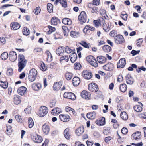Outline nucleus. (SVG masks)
<instances>
[{"mask_svg": "<svg viewBox=\"0 0 146 146\" xmlns=\"http://www.w3.org/2000/svg\"><path fill=\"white\" fill-rule=\"evenodd\" d=\"M78 32H76L73 31L71 32L70 35L73 37L76 38L78 36Z\"/></svg>", "mask_w": 146, "mask_h": 146, "instance_id": "48", "label": "nucleus"}, {"mask_svg": "<svg viewBox=\"0 0 146 146\" xmlns=\"http://www.w3.org/2000/svg\"><path fill=\"white\" fill-rule=\"evenodd\" d=\"M80 82V80L79 78L78 77H74L72 80V84L75 86H78Z\"/></svg>", "mask_w": 146, "mask_h": 146, "instance_id": "14", "label": "nucleus"}, {"mask_svg": "<svg viewBox=\"0 0 146 146\" xmlns=\"http://www.w3.org/2000/svg\"><path fill=\"white\" fill-rule=\"evenodd\" d=\"M103 68L107 70L111 71L113 68V65L111 63H109L104 66Z\"/></svg>", "mask_w": 146, "mask_h": 146, "instance_id": "17", "label": "nucleus"}, {"mask_svg": "<svg viewBox=\"0 0 146 146\" xmlns=\"http://www.w3.org/2000/svg\"><path fill=\"white\" fill-rule=\"evenodd\" d=\"M62 28L63 30V33L64 35L65 36H67L69 31L67 27L65 26H62Z\"/></svg>", "mask_w": 146, "mask_h": 146, "instance_id": "41", "label": "nucleus"}, {"mask_svg": "<svg viewBox=\"0 0 146 146\" xmlns=\"http://www.w3.org/2000/svg\"><path fill=\"white\" fill-rule=\"evenodd\" d=\"M93 56H88L86 58V60L89 63L92 60H93Z\"/></svg>", "mask_w": 146, "mask_h": 146, "instance_id": "64", "label": "nucleus"}, {"mask_svg": "<svg viewBox=\"0 0 146 146\" xmlns=\"http://www.w3.org/2000/svg\"><path fill=\"white\" fill-rule=\"evenodd\" d=\"M126 83L128 84H132L134 82L133 78L129 74H127L126 76Z\"/></svg>", "mask_w": 146, "mask_h": 146, "instance_id": "15", "label": "nucleus"}, {"mask_svg": "<svg viewBox=\"0 0 146 146\" xmlns=\"http://www.w3.org/2000/svg\"><path fill=\"white\" fill-rule=\"evenodd\" d=\"M42 128L43 133L46 135L48 134L50 130L49 126L46 124H44L43 125Z\"/></svg>", "mask_w": 146, "mask_h": 146, "instance_id": "25", "label": "nucleus"}, {"mask_svg": "<svg viewBox=\"0 0 146 146\" xmlns=\"http://www.w3.org/2000/svg\"><path fill=\"white\" fill-rule=\"evenodd\" d=\"M27 90V88L25 87L21 86L18 89V92L21 95H23L26 92Z\"/></svg>", "mask_w": 146, "mask_h": 146, "instance_id": "28", "label": "nucleus"}, {"mask_svg": "<svg viewBox=\"0 0 146 146\" xmlns=\"http://www.w3.org/2000/svg\"><path fill=\"white\" fill-rule=\"evenodd\" d=\"M48 111V109L46 107L43 106L40 107L38 112V115L40 117L45 116Z\"/></svg>", "mask_w": 146, "mask_h": 146, "instance_id": "2", "label": "nucleus"}, {"mask_svg": "<svg viewBox=\"0 0 146 146\" xmlns=\"http://www.w3.org/2000/svg\"><path fill=\"white\" fill-rule=\"evenodd\" d=\"M73 75L71 73L67 72L65 74L66 78L68 80H70L72 77Z\"/></svg>", "mask_w": 146, "mask_h": 146, "instance_id": "37", "label": "nucleus"}, {"mask_svg": "<svg viewBox=\"0 0 146 146\" xmlns=\"http://www.w3.org/2000/svg\"><path fill=\"white\" fill-rule=\"evenodd\" d=\"M64 97L65 98L70 99L72 100H74L76 99L74 94L72 92H66L64 93Z\"/></svg>", "mask_w": 146, "mask_h": 146, "instance_id": "8", "label": "nucleus"}, {"mask_svg": "<svg viewBox=\"0 0 146 146\" xmlns=\"http://www.w3.org/2000/svg\"><path fill=\"white\" fill-rule=\"evenodd\" d=\"M61 82H55L53 85V89L55 91H58L61 88L62 84Z\"/></svg>", "mask_w": 146, "mask_h": 146, "instance_id": "22", "label": "nucleus"}, {"mask_svg": "<svg viewBox=\"0 0 146 146\" xmlns=\"http://www.w3.org/2000/svg\"><path fill=\"white\" fill-rule=\"evenodd\" d=\"M61 4L64 7H66L67 6V2L66 0H62L61 2Z\"/></svg>", "mask_w": 146, "mask_h": 146, "instance_id": "61", "label": "nucleus"}, {"mask_svg": "<svg viewBox=\"0 0 146 146\" xmlns=\"http://www.w3.org/2000/svg\"><path fill=\"white\" fill-rule=\"evenodd\" d=\"M132 137L135 140L139 139L141 137V133L140 132L137 131L133 133L132 135Z\"/></svg>", "mask_w": 146, "mask_h": 146, "instance_id": "18", "label": "nucleus"}, {"mask_svg": "<svg viewBox=\"0 0 146 146\" xmlns=\"http://www.w3.org/2000/svg\"><path fill=\"white\" fill-rule=\"evenodd\" d=\"M41 85L40 84L33 83L32 85V87L33 90L35 91H38L41 88Z\"/></svg>", "mask_w": 146, "mask_h": 146, "instance_id": "24", "label": "nucleus"}, {"mask_svg": "<svg viewBox=\"0 0 146 146\" xmlns=\"http://www.w3.org/2000/svg\"><path fill=\"white\" fill-rule=\"evenodd\" d=\"M84 131V128L83 126L79 127L76 130V133L77 136H79L82 134Z\"/></svg>", "mask_w": 146, "mask_h": 146, "instance_id": "19", "label": "nucleus"}, {"mask_svg": "<svg viewBox=\"0 0 146 146\" xmlns=\"http://www.w3.org/2000/svg\"><path fill=\"white\" fill-rule=\"evenodd\" d=\"M9 58L11 61L14 62L15 61L17 58L16 52L13 51H11L9 54Z\"/></svg>", "mask_w": 146, "mask_h": 146, "instance_id": "9", "label": "nucleus"}, {"mask_svg": "<svg viewBox=\"0 0 146 146\" xmlns=\"http://www.w3.org/2000/svg\"><path fill=\"white\" fill-rule=\"evenodd\" d=\"M78 19L81 24L85 23L87 19V15L85 12L82 11L78 16Z\"/></svg>", "mask_w": 146, "mask_h": 146, "instance_id": "4", "label": "nucleus"}, {"mask_svg": "<svg viewBox=\"0 0 146 146\" xmlns=\"http://www.w3.org/2000/svg\"><path fill=\"white\" fill-rule=\"evenodd\" d=\"M40 68L43 71H46L47 69L46 66H45V64L43 63H42L41 64Z\"/></svg>", "mask_w": 146, "mask_h": 146, "instance_id": "52", "label": "nucleus"}, {"mask_svg": "<svg viewBox=\"0 0 146 146\" xmlns=\"http://www.w3.org/2000/svg\"><path fill=\"white\" fill-rule=\"evenodd\" d=\"M104 22V20L102 18L100 19L99 21L94 20V25L96 27H98L100 25H102Z\"/></svg>", "mask_w": 146, "mask_h": 146, "instance_id": "13", "label": "nucleus"}, {"mask_svg": "<svg viewBox=\"0 0 146 146\" xmlns=\"http://www.w3.org/2000/svg\"><path fill=\"white\" fill-rule=\"evenodd\" d=\"M121 118L123 120H126L128 118L127 113L125 112H122L120 115Z\"/></svg>", "mask_w": 146, "mask_h": 146, "instance_id": "42", "label": "nucleus"}, {"mask_svg": "<svg viewBox=\"0 0 146 146\" xmlns=\"http://www.w3.org/2000/svg\"><path fill=\"white\" fill-rule=\"evenodd\" d=\"M7 74L9 76L12 75L13 74V70L11 68L8 69L7 70Z\"/></svg>", "mask_w": 146, "mask_h": 146, "instance_id": "57", "label": "nucleus"}, {"mask_svg": "<svg viewBox=\"0 0 146 146\" xmlns=\"http://www.w3.org/2000/svg\"><path fill=\"white\" fill-rule=\"evenodd\" d=\"M121 131L123 134H126L127 133L128 130L127 128L123 127Z\"/></svg>", "mask_w": 146, "mask_h": 146, "instance_id": "63", "label": "nucleus"}, {"mask_svg": "<svg viewBox=\"0 0 146 146\" xmlns=\"http://www.w3.org/2000/svg\"><path fill=\"white\" fill-rule=\"evenodd\" d=\"M53 5L50 3H48L47 5V9L49 13H51L53 11Z\"/></svg>", "mask_w": 146, "mask_h": 146, "instance_id": "45", "label": "nucleus"}, {"mask_svg": "<svg viewBox=\"0 0 146 146\" xmlns=\"http://www.w3.org/2000/svg\"><path fill=\"white\" fill-rule=\"evenodd\" d=\"M88 89L92 92H97L98 90V88L96 83H92L89 84Z\"/></svg>", "mask_w": 146, "mask_h": 146, "instance_id": "6", "label": "nucleus"}, {"mask_svg": "<svg viewBox=\"0 0 146 146\" xmlns=\"http://www.w3.org/2000/svg\"><path fill=\"white\" fill-rule=\"evenodd\" d=\"M31 139L35 143H40L42 141V138L41 136L36 133H33L31 135Z\"/></svg>", "mask_w": 146, "mask_h": 146, "instance_id": "3", "label": "nucleus"}, {"mask_svg": "<svg viewBox=\"0 0 146 146\" xmlns=\"http://www.w3.org/2000/svg\"><path fill=\"white\" fill-rule=\"evenodd\" d=\"M18 71L19 72H21L26 66L27 60L25 58L24 56L22 54H20L18 55Z\"/></svg>", "mask_w": 146, "mask_h": 146, "instance_id": "1", "label": "nucleus"}, {"mask_svg": "<svg viewBox=\"0 0 146 146\" xmlns=\"http://www.w3.org/2000/svg\"><path fill=\"white\" fill-rule=\"evenodd\" d=\"M0 86L4 89L8 87V84L2 81L0 82Z\"/></svg>", "mask_w": 146, "mask_h": 146, "instance_id": "50", "label": "nucleus"}, {"mask_svg": "<svg viewBox=\"0 0 146 146\" xmlns=\"http://www.w3.org/2000/svg\"><path fill=\"white\" fill-rule=\"evenodd\" d=\"M29 74L37 76V72L35 69L32 68L30 70Z\"/></svg>", "mask_w": 146, "mask_h": 146, "instance_id": "36", "label": "nucleus"}, {"mask_svg": "<svg viewBox=\"0 0 146 146\" xmlns=\"http://www.w3.org/2000/svg\"><path fill=\"white\" fill-rule=\"evenodd\" d=\"M11 29L13 30H16L19 29L20 25L17 22H14L11 25Z\"/></svg>", "mask_w": 146, "mask_h": 146, "instance_id": "27", "label": "nucleus"}, {"mask_svg": "<svg viewBox=\"0 0 146 146\" xmlns=\"http://www.w3.org/2000/svg\"><path fill=\"white\" fill-rule=\"evenodd\" d=\"M115 42L117 44H120L124 42L125 40L123 36L121 35H118L114 38Z\"/></svg>", "mask_w": 146, "mask_h": 146, "instance_id": "5", "label": "nucleus"}, {"mask_svg": "<svg viewBox=\"0 0 146 146\" xmlns=\"http://www.w3.org/2000/svg\"><path fill=\"white\" fill-rule=\"evenodd\" d=\"M8 57V54L7 52H4L3 53L1 56V59L3 60H5Z\"/></svg>", "mask_w": 146, "mask_h": 146, "instance_id": "43", "label": "nucleus"}, {"mask_svg": "<svg viewBox=\"0 0 146 146\" xmlns=\"http://www.w3.org/2000/svg\"><path fill=\"white\" fill-rule=\"evenodd\" d=\"M117 32L115 31H112L110 33V36L111 37H114L117 34Z\"/></svg>", "mask_w": 146, "mask_h": 146, "instance_id": "62", "label": "nucleus"}, {"mask_svg": "<svg viewBox=\"0 0 146 146\" xmlns=\"http://www.w3.org/2000/svg\"><path fill=\"white\" fill-rule=\"evenodd\" d=\"M96 114L95 112L88 113L86 115L87 117L89 119H94L96 116Z\"/></svg>", "mask_w": 146, "mask_h": 146, "instance_id": "30", "label": "nucleus"}, {"mask_svg": "<svg viewBox=\"0 0 146 146\" xmlns=\"http://www.w3.org/2000/svg\"><path fill=\"white\" fill-rule=\"evenodd\" d=\"M48 27L49 29L48 31V34H50L55 31L56 29L55 27L51 26H49Z\"/></svg>", "mask_w": 146, "mask_h": 146, "instance_id": "49", "label": "nucleus"}, {"mask_svg": "<svg viewBox=\"0 0 146 146\" xmlns=\"http://www.w3.org/2000/svg\"><path fill=\"white\" fill-rule=\"evenodd\" d=\"M69 57L72 62L74 63L77 59V55L76 53H73L70 54Z\"/></svg>", "mask_w": 146, "mask_h": 146, "instance_id": "29", "label": "nucleus"}, {"mask_svg": "<svg viewBox=\"0 0 146 146\" xmlns=\"http://www.w3.org/2000/svg\"><path fill=\"white\" fill-rule=\"evenodd\" d=\"M128 15L127 14H121V17L124 20L127 21V18Z\"/></svg>", "mask_w": 146, "mask_h": 146, "instance_id": "56", "label": "nucleus"}, {"mask_svg": "<svg viewBox=\"0 0 146 146\" xmlns=\"http://www.w3.org/2000/svg\"><path fill=\"white\" fill-rule=\"evenodd\" d=\"M111 122L115 123V124L113 125V126L114 128H117L119 126V124L118 122L115 119H111Z\"/></svg>", "mask_w": 146, "mask_h": 146, "instance_id": "47", "label": "nucleus"}, {"mask_svg": "<svg viewBox=\"0 0 146 146\" xmlns=\"http://www.w3.org/2000/svg\"><path fill=\"white\" fill-rule=\"evenodd\" d=\"M36 77L37 76H34V75H33L31 74L30 75V74H29L28 79L29 81L33 82L34 81L36 80Z\"/></svg>", "mask_w": 146, "mask_h": 146, "instance_id": "44", "label": "nucleus"}, {"mask_svg": "<svg viewBox=\"0 0 146 146\" xmlns=\"http://www.w3.org/2000/svg\"><path fill=\"white\" fill-rule=\"evenodd\" d=\"M25 113L27 114H29L31 111V108L30 107H28L25 108L24 110Z\"/></svg>", "mask_w": 146, "mask_h": 146, "instance_id": "59", "label": "nucleus"}, {"mask_svg": "<svg viewBox=\"0 0 146 146\" xmlns=\"http://www.w3.org/2000/svg\"><path fill=\"white\" fill-rule=\"evenodd\" d=\"M105 118L102 117L101 119H99L96 121V123L99 126L103 125L105 124Z\"/></svg>", "mask_w": 146, "mask_h": 146, "instance_id": "23", "label": "nucleus"}, {"mask_svg": "<svg viewBox=\"0 0 146 146\" xmlns=\"http://www.w3.org/2000/svg\"><path fill=\"white\" fill-rule=\"evenodd\" d=\"M19 96L18 95H15L14 97V103L16 105L19 104L21 102V100L19 98Z\"/></svg>", "mask_w": 146, "mask_h": 146, "instance_id": "33", "label": "nucleus"}, {"mask_svg": "<svg viewBox=\"0 0 146 146\" xmlns=\"http://www.w3.org/2000/svg\"><path fill=\"white\" fill-rule=\"evenodd\" d=\"M22 32L23 35L27 36L30 34V31L28 28L25 27L23 29Z\"/></svg>", "mask_w": 146, "mask_h": 146, "instance_id": "34", "label": "nucleus"}, {"mask_svg": "<svg viewBox=\"0 0 146 146\" xmlns=\"http://www.w3.org/2000/svg\"><path fill=\"white\" fill-rule=\"evenodd\" d=\"M80 44L82 46L86 48H89V46L88 44L85 42L82 41L81 42V43H80Z\"/></svg>", "mask_w": 146, "mask_h": 146, "instance_id": "54", "label": "nucleus"}, {"mask_svg": "<svg viewBox=\"0 0 146 146\" xmlns=\"http://www.w3.org/2000/svg\"><path fill=\"white\" fill-rule=\"evenodd\" d=\"M60 119L64 122H67L70 120V118L67 115L61 114L59 115Z\"/></svg>", "mask_w": 146, "mask_h": 146, "instance_id": "10", "label": "nucleus"}, {"mask_svg": "<svg viewBox=\"0 0 146 146\" xmlns=\"http://www.w3.org/2000/svg\"><path fill=\"white\" fill-rule=\"evenodd\" d=\"M11 128V127H10L9 129H8L6 130L5 132L8 135H10L12 132Z\"/></svg>", "mask_w": 146, "mask_h": 146, "instance_id": "60", "label": "nucleus"}, {"mask_svg": "<svg viewBox=\"0 0 146 146\" xmlns=\"http://www.w3.org/2000/svg\"><path fill=\"white\" fill-rule=\"evenodd\" d=\"M82 75L85 79L89 80L92 77V74L88 70H84L82 74Z\"/></svg>", "mask_w": 146, "mask_h": 146, "instance_id": "7", "label": "nucleus"}, {"mask_svg": "<svg viewBox=\"0 0 146 146\" xmlns=\"http://www.w3.org/2000/svg\"><path fill=\"white\" fill-rule=\"evenodd\" d=\"M64 47L63 46L59 47L56 50V53L59 56L63 55L64 52Z\"/></svg>", "mask_w": 146, "mask_h": 146, "instance_id": "20", "label": "nucleus"}, {"mask_svg": "<svg viewBox=\"0 0 146 146\" xmlns=\"http://www.w3.org/2000/svg\"><path fill=\"white\" fill-rule=\"evenodd\" d=\"M51 24L53 25H57L58 24L60 23V20L56 17L52 18L51 20Z\"/></svg>", "mask_w": 146, "mask_h": 146, "instance_id": "26", "label": "nucleus"}, {"mask_svg": "<svg viewBox=\"0 0 146 146\" xmlns=\"http://www.w3.org/2000/svg\"><path fill=\"white\" fill-rule=\"evenodd\" d=\"M81 96L85 99H89L90 97V92L84 90L82 92L81 94Z\"/></svg>", "mask_w": 146, "mask_h": 146, "instance_id": "11", "label": "nucleus"}, {"mask_svg": "<svg viewBox=\"0 0 146 146\" xmlns=\"http://www.w3.org/2000/svg\"><path fill=\"white\" fill-rule=\"evenodd\" d=\"M98 62L100 64L104 63L106 61V58L102 56H99L97 58Z\"/></svg>", "mask_w": 146, "mask_h": 146, "instance_id": "31", "label": "nucleus"}, {"mask_svg": "<svg viewBox=\"0 0 146 146\" xmlns=\"http://www.w3.org/2000/svg\"><path fill=\"white\" fill-rule=\"evenodd\" d=\"M46 53L47 55L48 60L50 61L52 60V56L51 54L48 51H46Z\"/></svg>", "mask_w": 146, "mask_h": 146, "instance_id": "55", "label": "nucleus"}, {"mask_svg": "<svg viewBox=\"0 0 146 146\" xmlns=\"http://www.w3.org/2000/svg\"><path fill=\"white\" fill-rule=\"evenodd\" d=\"M133 108L134 110L137 112H140L142 110V108L141 106L138 105L135 106Z\"/></svg>", "mask_w": 146, "mask_h": 146, "instance_id": "39", "label": "nucleus"}, {"mask_svg": "<svg viewBox=\"0 0 146 146\" xmlns=\"http://www.w3.org/2000/svg\"><path fill=\"white\" fill-rule=\"evenodd\" d=\"M119 88L121 91L124 92L127 90V85L125 84H121Z\"/></svg>", "mask_w": 146, "mask_h": 146, "instance_id": "35", "label": "nucleus"}, {"mask_svg": "<svg viewBox=\"0 0 146 146\" xmlns=\"http://www.w3.org/2000/svg\"><path fill=\"white\" fill-rule=\"evenodd\" d=\"M102 25L103 29L106 32L109 31L110 30L111 27V24L110 22H108V26H107L106 23H105V22L103 23Z\"/></svg>", "mask_w": 146, "mask_h": 146, "instance_id": "16", "label": "nucleus"}, {"mask_svg": "<svg viewBox=\"0 0 146 146\" xmlns=\"http://www.w3.org/2000/svg\"><path fill=\"white\" fill-rule=\"evenodd\" d=\"M65 50L66 52L67 53H70L72 52V50L68 46H66L65 48Z\"/></svg>", "mask_w": 146, "mask_h": 146, "instance_id": "58", "label": "nucleus"}, {"mask_svg": "<svg viewBox=\"0 0 146 146\" xmlns=\"http://www.w3.org/2000/svg\"><path fill=\"white\" fill-rule=\"evenodd\" d=\"M28 124L29 127L30 128H31L34 125V122L33 119L31 117L28 119Z\"/></svg>", "mask_w": 146, "mask_h": 146, "instance_id": "40", "label": "nucleus"}, {"mask_svg": "<svg viewBox=\"0 0 146 146\" xmlns=\"http://www.w3.org/2000/svg\"><path fill=\"white\" fill-rule=\"evenodd\" d=\"M81 67V66L80 64L78 62H76L74 64V68L76 70H80Z\"/></svg>", "mask_w": 146, "mask_h": 146, "instance_id": "51", "label": "nucleus"}, {"mask_svg": "<svg viewBox=\"0 0 146 146\" xmlns=\"http://www.w3.org/2000/svg\"><path fill=\"white\" fill-rule=\"evenodd\" d=\"M69 60V58L68 56H64L61 57L60 59V61L62 62L63 60H64L65 62H67Z\"/></svg>", "mask_w": 146, "mask_h": 146, "instance_id": "46", "label": "nucleus"}, {"mask_svg": "<svg viewBox=\"0 0 146 146\" xmlns=\"http://www.w3.org/2000/svg\"><path fill=\"white\" fill-rule=\"evenodd\" d=\"M126 64V60L125 58L121 59L117 63L118 68H123Z\"/></svg>", "mask_w": 146, "mask_h": 146, "instance_id": "12", "label": "nucleus"}, {"mask_svg": "<svg viewBox=\"0 0 146 146\" xmlns=\"http://www.w3.org/2000/svg\"><path fill=\"white\" fill-rule=\"evenodd\" d=\"M64 134L66 139H69L71 135L70 130L68 128H66L64 130Z\"/></svg>", "mask_w": 146, "mask_h": 146, "instance_id": "21", "label": "nucleus"}, {"mask_svg": "<svg viewBox=\"0 0 146 146\" xmlns=\"http://www.w3.org/2000/svg\"><path fill=\"white\" fill-rule=\"evenodd\" d=\"M41 9L39 7H36L34 10V12L36 15H38L40 12Z\"/></svg>", "mask_w": 146, "mask_h": 146, "instance_id": "53", "label": "nucleus"}, {"mask_svg": "<svg viewBox=\"0 0 146 146\" xmlns=\"http://www.w3.org/2000/svg\"><path fill=\"white\" fill-rule=\"evenodd\" d=\"M102 49L104 52H108L111 51V48L110 46L108 45H104Z\"/></svg>", "mask_w": 146, "mask_h": 146, "instance_id": "38", "label": "nucleus"}, {"mask_svg": "<svg viewBox=\"0 0 146 146\" xmlns=\"http://www.w3.org/2000/svg\"><path fill=\"white\" fill-rule=\"evenodd\" d=\"M62 22L65 25H70L71 24L72 21L70 19L67 18H65L62 19Z\"/></svg>", "mask_w": 146, "mask_h": 146, "instance_id": "32", "label": "nucleus"}]
</instances>
